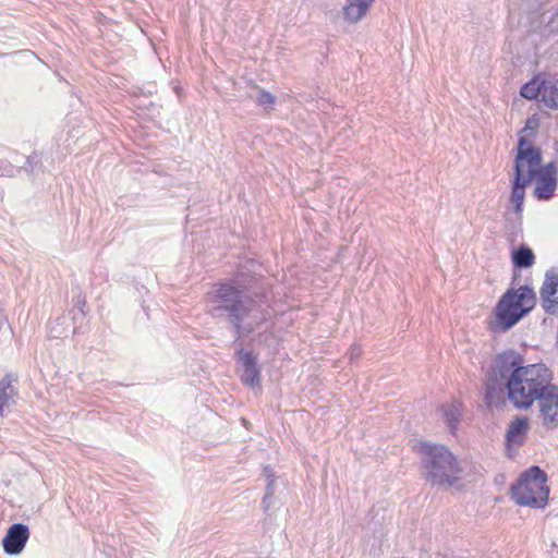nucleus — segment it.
<instances>
[{"label": "nucleus", "mask_w": 558, "mask_h": 558, "mask_svg": "<svg viewBox=\"0 0 558 558\" xmlns=\"http://www.w3.org/2000/svg\"><path fill=\"white\" fill-rule=\"evenodd\" d=\"M442 417L451 433L458 428L460 416L462 414V405L459 402H452L441 407Z\"/></svg>", "instance_id": "obj_15"}, {"label": "nucleus", "mask_w": 558, "mask_h": 558, "mask_svg": "<svg viewBox=\"0 0 558 558\" xmlns=\"http://www.w3.org/2000/svg\"><path fill=\"white\" fill-rule=\"evenodd\" d=\"M542 101L546 107L558 110V77L543 80Z\"/></svg>", "instance_id": "obj_13"}, {"label": "nucleus", "mask_w": 558, "mask_h": 558, "mask_svg": "<svg viewBox=\"0 0 558 558\" xmlns=\"http://www.w3.org/2000/svg\"><path fill=\"white\" fill-rule=\"evenodd\" d=\"M542 154L525 136L518 142V154L514 161V180L512 182L511 202L517 213L522 211L525 186L531 183L541 166Z\"/></svg>", "instance_id": "obj_5"}, {"label": "nucleus", "mask_w": 558, "mask_h": 558, "mask_svg": "<svg viewBox=\"0 0 558 558\" xmlns=\"http://www.w3.org/2000/svg\"><path fill=\"white\" fill-rule=\"evenodd\" d=\"M29 537V530L23 523L12 524L2 539L3 550L9 555H19Z\"/></svg>", "instance_id": "obj_9"}, {"label": "nucleus", "mask_w": 558, "mask_h": 558, "mask_svg": "<svg viewBox=\"0 0 558 558\" xmlns=\"http://www.w3.org/2000/svg\"><path fill=\"white\" fill-rule=\"evenodd\" d=\"M521 96L526 99H536L543 97V81L533 80L524 84L520 92Z\"/></svg>", "instance_id": "obj_17"}, {"label": "nucleus", "mask_w": 558, "mask_h": 558, "mask_svg": "<svg viewBox=\"0 0 558 558\" xmlns=\"http://www.w3.org/2000/svg\"><path fill=\"white\" fill-rule=\"evenodd\" d=\"M375 0H347L343 7L344 20L349 23H357L368 12Z\"/></svg>", "instance_id": "obj_12"}, {"label": "nucleus", "mask_w": 558, "mask_h": 558, "mask_svg": "<svg viewBox=\"0 0 558 558\" xmlns=\"http://www.w3.org/2000/svg\"><path fill=\"white\" fill-rule=\"evenodd\" d=\"M415 449L421 454L424 477L432 486L451 487L459 481L461 468L446 446L421 441Z\"/></svg>", "instance_id": "obj_3"}, {"label": "nucleus", "mask_w": 558, "mask_h": 558, "mask_svg": "<svg viewBox=\"0 0 558 558\" xmlns=\"http://www.w3.org/2000/svg\"><path fill=\"white\" fill-rule=\"evenodd\" d=\"M536 179V185L534 189V195L537 199H549L558 184V169L555 162H549L544 167H537L536 174L534 177Z\"/></svg>", "instance_id": "obj_7"}, {"label": "nucleus", "mask_w": 558, "mask_h": 558, "mask_svg": "<svg viewBox=\"0 0 558 558\" xmlns=\"http://www.w3.org/2000/svg\"><path fill=\"white\" fill-rule=\"evenodd\" d=\"M536 304V294L527 286L508 290L497 302L488 320L493 332H505L521 320Z\"/></svg>", "instance_id": "obj_4"}, {"label": "nucleus", "mask_w": 558, "mask_h": 558, "mask_svg": "<svg viewBox=\"0 0 558 558\" xmlns=\"http://www.w3.org/2000/svg\"><path fill=\"white\" fill-rule=\"evenodd\" d=\"M530 429V420L527 416H515L510 421L506 434L508 446L519 447L525 441L526 434Z\"/></svg>", "instance_id": "obj_10"}, {"label": "nucleus", "mask_w": 558, "mask_h": 558, "mask_svg": "<svg viewBox=\"0 0 558 558\" xmlns=\"http://www.w3.org/2000/svg\"><path fill=\"white\" fill-rule=\"evenodd\" d=\"M242 365L241 379L245 385L257 387L260 384L259 372L256 367L255 357L250 352H240L239 357Z\"/></svg>", "instance_id": "obj_11"}, {"label": "nucleus", "mask_w": 558, "mask_h": 558, "mask_svg": "<svg viewBox=\"0 0 558 558\" xmlns=\"http://www.w3.org/2000/svg\"><path fill=\"white\" fill-rule=\"evenodd\" d=\"M537 126H538L537 119H535L533 117L526 121L525 128L522 131L529 132L530 134H534Z\"/></svg>", "instance_id": "obj_19"}, {"label": "nucleus", "mask_w": 558, "mask_h": 558, "mask_svg": "<svg viewBox=\"0 0 558 558\" xmlns=\"http://www.w3.org/2000/svg\"><path fill=\"white\" fill-rule=\"evenodd\" d=\"M558 271L549 269L545 274L543 284L539 289L541 304L545 313H558Z\"/></svg>", "instance_id": "obj_8"}, {"label": "nucleus", "mask_w": 558, "mask_h": 558, "mask_svg": "<svg viewBox=\"0 0 558 558\" xmlns=\"http://www.w3.org/2000/svg\"><path fill=\"white\" fill-rule=\"evenodd\" d=\"M546 473L534 465L521 474L517 484L511 486V496L520 506L544 508L547 505L549 487Z\"/></svg>", "instance_id": "obj_6"}, {"label": "nucleus", "mask_w": 558, "mask_h": 558, "mask_svg": "<svg viewBox=\"0 0 558 558\" xmlns=\"http://www.w3.org/2000/svg\"><path fill=\"white\" fill-rule=\"evenodd\" d=\"M504 392L517 410H529L536 402L542 426L546 429L558 428V385L554 384L553 371L546 364L525 365L519 352H501L486 373L487 404L497 403Z\"/></svg>", "instance_id": "obj_1"}, {"label": "nucleus", "mask_w": 558, "mask_h": 558, "mask_svg": "<svg viewBox=\"0 0 558 558\" xmlns=\"http://www.w3.org/2000/svg\"><path fill=\"white\" fill-rule=\"evenodd\" d=\"M251 98L265 109H271L276 102V97L262 88H258L255 95H251Z\"/></svg>", "instance_id": "obj_18"}, {"label": "nucleus", "mask_w": 558, "mask_h": 558, "mask_svg": "<svg viewBox=\"0 0 558 558\" xmlns=\"http://www.w3.org/2000/svg\"><path fill=\"white\" fill-rule=\"evenodd\" d=\"M357 355H359V352H355V349H354V350L352 351V355H351V357H353V356H357Z\"/></svg>", "instance_id": "obj_21"}, {"label": "nucleus", "mask_w": 558, "mask_h": 558, "mask_svg": "<svg viewBox=\"0 0 558 558\" xmlns=\"http://www.w3.org/2000/svg\"><path fill=\"white\" fill-rule=\"evenodd\" d=\"M209 314L216 318H226L241 333L242 324L252 317L254 323L265 319L256 302L240 287L231 281L220 282L206 295Z\"/></svg>", "instance_id": "obj_2"}, {"label": "nucleus", "mask_w": 558, "mask_h": 558, "mask_svg": "<svg viewBox=\"0 0 558 558\" xmlns=\"http://www.w3.org/2000/svg\"><path fill=\"white\" fill-rule=\"evenodd\" d=\"M275 494V488H274V480L270 478L267 483V487H266V493H265V497L263 499V502L265 504L267 499L271 498Z\"/></svg>", "instance_id": "obj_20"}, {"label": "nucleus", "mask_w": 558, "mask_h": 558, "mask_svg": "<svg viewBox=\"0 0 558 558\" xmlns=\"http://www.w3.org/2000/svg\"><path fill=\"white\" fill-rule=\"evenodd\" d=\"M11 375H5L0 379V415L3 416L4 408H9L14 403L15 389L12 386Z\"/></svg>", "instance_id": "obj_14"}, {"label": "nucleus", "mask_w": 558, "mask_h": 558, "mask_svg": "<svg viewBox=\"0 0 558 558\" xmlns=\"http://www.w3.org/2000/svg\"><path fill=\"white\" fill-rule=\"evenodd\" d=\"M512 263L517 268H529L535 262V256L531 248L527 246H520L519 248L512 252Z\"/></svg>", "instance_id": "obj_16"}]
</instances>
